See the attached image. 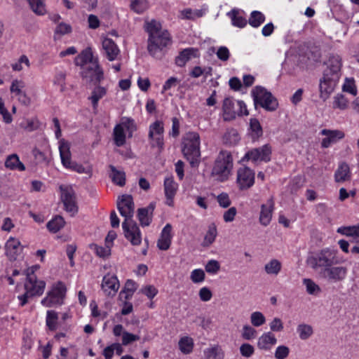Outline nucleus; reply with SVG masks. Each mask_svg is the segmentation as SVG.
<instances>
[{"mask_svg": "<svg viewBox=\"0 0 359 359\" xmlns=\"http://www.w3.org/2000/svg\"><path fill=\"white\" fill-rule=\"evenodd\" d=\"M205 271L209 273H216L220 269L219 263L214 259L210 260L205 265Z\"/></svg>", "mask_w": 359, "mask_h": 359, "instance_id": "nucleus-58", "label": "nucleus"}, {"mask_svg": "<svg viewBox=\"0 0 359 359\" xmlns=\"http://www.w3.org/2000/svg\"><path fill=\"white\" fill-rule=\"evenodd\" d=\"M239 140L238 134L235 130L227 132L224 136V142L231 145L236 144Z\"/></svg>", "mask_w": 359, "mask_h": 359, "instance_id": "nucleus-49", "label": "nucleus"}, {"mask_svg": "<svg viewBox=\"0 0 359 359\" xmlns=\"http://www.w3.org/2000/svg\"><path fill=\"white\" fill-rule=\"evenodd\" d=\"M90 248L93 250L100 257H107L111 254V248L105 245L104 247L99 246L96 244L90 245Z\"/></svg>", "mask_w": 359, "mask_h": 359, "instance_id": "nucleus-44", "label": "nucleus"}, {"mask_svg": "<svg viewBox=\"0 0 359 359\" xmlns=\"http://www.w3.org/2000/svg\"><path fill=\"white\" fill-rule=\"evenodd\" d=\"M48 231L52 233H59L58 235H57V238L62 239L64 241H66L69 239V234L67 233H60L61 230L64 227V226H46Z\"/></svg>", "mask_w": 359, "mask_h": 359, "instance_id": "nucleus-52", "label": "nucleus"}, {"mask_svg": "<svg viewBox=\"0 0 359 359\" xmlns=\"http://www.w3.org/2000/svg\"><path fill=\"white\" fill-rule=\"evenodd\" d=\"M273 205L274 203L272 198L269 199L266 204L262 205L259 216V221L262 224H268L270 222Z\"/></svg>", "mask_w": 359, "mask_h": 359, "instance_id": "nucleus-26", "label": "nucleus"}, {"mask_svg": "<svg viewBox=\"0 0 359 359\" xmlns=\"http://www.w3.org/2000/svg\"><path fill=\"white\" fill-rule=\"evenodd\" d=\"M95 87L91 93L88 99L91 101L93 109H97L99 100L107 94V89L100 86L99 83L95 84Z\"/></svg>", "mask_w": 359, "mask_h": 359, "instance_id": "nucleus-31", "label": "nucleus"}, {"mask_svg": "<svg viewBox=\"0 0 359 359\" xmlns=\"http://www.w3.org/2000/svg\"><path fill=\"white\" fill-rule=\"evenodd\" d=\"M217 236V230L216 226H210L204 235L203 240L201 243V246L203 248L210 247L215 241Z\"/></svg>", "mask_w": 359, "mask_h": 359, "instance_id": "nucleus-34", "label": "nucleus"}, {"mask_svg": "<svg viewBox=\"0 0 359 359\" xmlns=\"http://www.w3.org/2000/svg\"><path fill=\"white\" fill-rule=\"evenodd\" d=\"M232 168L233 158L231 152L222 150L215 159L212 175L216 176L219 181L224 182L229 178Z\"/></svg>", "mask_w": 359, "mask_h": 359, "instance_id": "nucleus-6", "label": "nucleus"}, {"mask_svg": "<svg viewBox=\"0 0 359 359\" xmlns=\"http://www.w3.org/2000/svg\"><path fill=\"white\" fill-rule=\"evenodd\" d=\"M57 319L58 316L57 312L53 310L47 311L46 325L50 330L54 331L57 329Z\"/></svg>", "mask_w": 359, "mask_h": 359, "instance_id": "nucleus-43", "label": "nucleus"}, {"mask_svg": "<svg viewBox=\"0 0 359 359\" xmlns=\"http://www.w3.org/2000/svg\"><path fill=\"white\" fill-rule=\"evenodd\" d=\"M217 57L222 61H227L230 57L229 49L226 46H220L217 53Z\"/></svg>", "mask_w": 359, "mask_h": 359, "instance_id": "nucleus-61", "label": "nucleus"}, {"mask_svg": "<svg viewBox=\"0 0 359 359\" xmlns=\"http://www.w3.org/2000/svg\"><path fill=\"white\" fill-rule=\"evenodd\" d=\"M276 342L275 336L271 332H266L258 339L257 346L262 350H269Z\"/></svg>", "mask_w": 359, "mask_h": 359, "instance_id": "nucleus-28", "label": "nucleus"}, {"mask_svg": "<svg viewBox=\"0 0 359 359\" xmlns=\"http://www.w3.org/2000/svg\"><path fill=\"white\" fill-rule=\"evenodd\" d=\"M137 290V284L133 280L128 279L125 283L123 289L119 293V298L122 299H128L132 297L133 293Z\"/></svg>", "mask_w": 359, "mask_h": 359, "instance_id": "nucleus-32", "label": "nucleus"}, {"mask_svg": "<svg viewBox=\"0 0 359 359\" xmlns=\"http://www.w3.org/2000/svg\"><path fill=\"white\" fill-rule=\"evenodd\" d=\"M125 237L133 245H139L141 243V233L138 226H123Z\"/></svg>", "mask_w": 359, "mask_h": 359, "instance_id": "nucleus-22", "label": "nucleus"}, {"mask_svg": "<svg viewBox=\"0 0 359 359\" xmlns=\"http://www.w3.org/2000/svg\"><path fill=\"white\" fill-rule=\"evenodd\" d=\"M4 165L6 168L11 170H25V165L20 161L18 156L15 154L7 156Z\"/></svg>", "mask_w": 359, "mask_h": 359, "instance_id": "nucleus-30", "label": "nucleus"}, {"mask_svg": "<svg viewBox=\"0 0 359 359\" xmlns=\"http://www.w3.org/2000/svg\"><path fill=\"white\" fill-rule=\"evenodd\" d=\"M198 50L197 48H188L182 50L175 58V64L179 67H184L191 58L198 57Z\"/></svg>", "mask_w": 359, "mask_h": 359, "instance_id": "nucleus-23", "label": "nucleus"}, {"mask_svg": "<svg viewBox=\"0 0 359 359\" xmlns=\"http://www.w3.org/2000/svg\"><path fill=\"white\" fill-rule=\"evenodd\" d=\"M193 340L189 337H182L179 341L180 349L184 354L191 353L193 350Z\"/></svg>", "mask_w": 359, "mask_h": 359, "instance_id": "nucleus-42", "label": "nucleus"}, {"mask_svg": "<svg viewBox=\"0 0 359 359\" xmlns=\"http://www.w3.org/2000/svg\"><path fill=\"white\" fill-rule=\"evenodd\" d=\"M102 49L104 55L109 61H114L117 59L120 53V50L114 41L109 38L102 41Z\"/></svg>", "mask_w": 359, "mask_h": 359, "instance_id": "nucleus-19", "label": "nucleus"}, {"mask_svg": "<svg viewBox=\"0 0 359 359\" xmlns=\"http://www.w3.org/2000/svg\"><path fill=\"white\" fill-rule=\"evenodd\" d=\"M114 141L117 147H121L126 143V134L122 125H116L114 128Z\"/></svg>", "mask_w": 359, "mask_h": 359, "instance_id": "nucleus-37", "label": "nucleus"}, {"mask_svg": "<svg viewBox=\"0 0 359 359\" xmlns=\"http://www.w3.org/2000/svg\"><path fill=\"white\" fill-rule=\"evenodd\" d=\"M337 232L351 238L353 241H359V226H344L339 228Z\"/></svg>", "mask_w": 359, "mask_h": 359, "instance_id": "nucleus-33", "label": "nucleus"}, {"mask_svg": "<svg viewBox=\"0 0 359 359\" xmlns=\"http://www.w3.org/2000/svg\"><path fill=\"white\" fill-rule=\"evenodd\" d=\"M119 125H122L123 130L126 128L129 130L130 133L136 130L134 121L129 118H122L121 123Z\"/></svg>", "mask_w": 359, "mask_h": 359, "instance_id": "nucleus-62", "label": "nucleus"}, {"mask_svg": "<svg viewBox=\"0 0 359 359\" xmlns=\"http://www.w3.org/2000/svg\"><path fill=\"white\" fill-rule=\"evenodd\" d=\"M255 105H260L267 111H275L278 107V102L270 92L261 86L255 87L252 91Z\"/></svg>", "mask_w": 359, "mask_h": 359, "instance_id": "nucleus-8", "label": "nucleus"}, {"mask_svg": "<svg viewBox=\"0 0 359 359\" xmlns=\"http://www.w3.org/2000/svg\"><path fill=\"white\" fill-rule=\"evenodd\" d=\"M204 355L205 359H224V352L219 346L206 348Z\"/></svg>", "mask_w": 359, "mask_h": 359, "instance_id": "nucleus-38", "label": "nucleus"}, {"mask_svg": "<svg viewBox=\"0 0 359 359\" xmlns=\"http://www.w3.org/2000/svg\"><path fill=\"white\" fill-rule=\"evenodd\" d=\"M348 107V99L342 94H337L333 97L332 108L345 110Z\"/></svg>", "mask_w": 359, "mask_h": 359, "instance_id": "nucleus-40", "label": "nucleus"}, {"mask_svg": "<svg viewBox=\"0 0 359 359\" xmlns=\"http://www.w3.org/2000/svg\"><path fill=\"white\" fill-rule=\"evenodd\" d=\"M117 208L125 219L122 224H129L134 213V203L130 195H122L117 201Z\"/></svg>", "mask_w": 359, "mask_h": 359, "instance_id": "nucleus-11", "label": "nucleus"}, {"mask_svg": "<svg viewBox=\"0 0 359 359\" xmlns=\"http://www.w3.org/2000/svg\"><path fill=\"white\" fill-rule=\"evenodd\" d=\"M303 284L306 286V292L309 294H317L321 291L320 287L310 278L303 279Z\"/></svg>", "mask_w": 359, "mask_h": 359, "instance_id": "nucleus-45", "label": "nucleus"}, {"mask_svg": "<svg viewBox=\"0 0 359 359\" xmlns=\"http://www.w3.org/2000/svg\"><path fill=\"white\" fill-rule=\"evenodd\" d=\"M290 353V349L287 346L282 345L277 347L274 356L276 359H285Z\"/></svg>", "mask_w": 359, "mask_h": 359, "instance_id": "nucleus-55", "label": "nucleus"}, {"mask_svg": "<svg viewBox=\"0 0 359 359\" xmlns=\"http://www.w3.org/2000/svg\"><path fill=\"white\" fill-rule=\"evenodd\" d=\"M177 189V184L174 181L173 177H166L164 180V191L168 205H171L172 198L176 194Z\"/></svg>", "mask_w": 359, "mask_h": 359, "instance_id": "nucleus-25", "label": "nucleus"}, {"mask_svg": "<svg viewBox=\"0 0 359 359\" xmlns=\"http://www.w3.org/2000/svg\"><path fill=\"white\" fill-rule=\"evenodd\" d=\"M337 251L331 248H324L308 257L306 264L312 269L321 271L338 263Z\"/></svg>", "mask_w": 359, "mask_h": 359, "instance_id": "nucleus-4", "label": "nucleus"}, {"mask_svg": "<svg viewBox=\"0 0 359 359\" xmlns=\"http://www.w3.org/2000/svg\"><path fill=\"white\" fill-rule=\"evenodd\" d=\"M146 30L149 34L147 50L149 54L161 57L162 50L170 43V34L167 30H161V24L155 20L147 22Z\"/></svg>", "mask_w": 359, "mask_h": 359, "instance_id": "nucleus-3", "label": "nucleus"}, {"mask_svg": "<svg viewBox=\"0 0 359 359\" xmlns=\"http://www.w3.org/2000/svg\"><path fill=\"white\" fill-rule=\"evenodd\" d=\"M66 292L65 285L62 282L58 281L48 292L47 297L41 300V304L46 307L61 305L64 302Z\"/></svg>", "mask_w": 359, "mask_h": 359, "instance_id": "nucleus-9", "label": "nucleus"}, {"mask_svg": "<svg viewBox=\"0 0 359 359\" xmlns=\"http://www.w3.org/2000/svg\"><path fill=\"white\" fill-rule=\"evenodd\" d=\"M236 102L230 97H226L223 101V118L225 121H230L236 118L237 111L235 109Z\"/></svg>", "mask_w": 359, "mask_h": 359, "instance_id": "nucleus-20", "label": "nucleus"}, {"mask_svg": "<svg viewBox=\"0 0 359 359\" xmlns=\"http://www.w3.org/2000/svg\"><path fill=\"white\" fill-rule=\"evenodd\" d=\"M60 188L65 209L71 216H74L78 212L75 193L71 187L60 186Z\"/></svg>", "mask_w": 359, "mask_h": 359, "instance_id": "nucleus-13", "label": "nucleus"}, {"mask_svg": "<svg viewBox=\"0 0 359 359\" xmlns=\"http://www.w3.org/2000/svg\"><path fill=\"white\" fill-rule=\"evenodd\" d=\"M254 351V347L250 344H243L240 347L241 354L244 357H250Z\"/></svg>", "mask_w": 359, "mask_h": 359, "instance_id": "nucleus-63", "label": "nucleus"}, {"mask_svg": "<svg viewBox=\"0 0 359 359\" xmlns=\"http://www.w3.org/2000/svg\"><path fill=\"white\" fill-rule=\"evenodd\" d=\"M325 65L327 67L323 71L319 84L320 97L324 100L328 97L338 84L341 75V58L337 55L331 54Z\"/></svg>", "mask_w": 359, "mask_h": 359, "instance_id": "nucleus-1", "label": "nucleus"}, {"mask_svg": "<svg viewBox=\"0 0 359 359\" xmlns=\"http://www.w3.org/2000/svg\"><path fill=\"white\" fill-rule=\"evenodd\" d=\"M60 156L62 165L68 169L75 171L78 173L86 174L89 177L92 175V169L90 167L85 168L82 165L72 161L71 159L70 147L67 142L61 140L59 145Z\"/></svg>", "mask_w": 359, "mask_h": 359, "instance_id": "nucleus-7", "label": "nucleus"}, {"mask_svg": "<svg viewBox=\"0 0 359 359\" xmlns=\"http://www.w3.org/2000/svg\"><path fill=\"white\" fill-rule=\"evenodd\" d=\"M320 134L326 136L322 140L321 146L323 148H328L331 144L336 143L344 137V133L339 130L323 129Z\"/></svg>", "mask_w": 359, "mask_h": 359, "instance_id": "nucleus-17", "label": "nucleus"}, {"mask_svg": "<svg viewBox=\"0 0 359 359\" xmlns=\"http://www.w3.org/2000/svg\"><path fill=\"white\" fill-rule=\"evenodd\" d=\"M347 273L348 269L346 266L333 265L325 268L321 271L320 276L329 283H337L343 281L346 278Z\"/></svg>", "mask_w": 359, "mask_h": 359, "instance_id": "nucleus-12", "label": "nucleus"}, {"mask_svg": "<svg viewBox=\"0 0 359 359\" xmlns=\"http://www.w3.org/2000/svg\"><path fill=\"white\" fill-rule=\"evenodd\" d=\"M250 322L255 327H259L265 323L266 318L262 312L255 311L250 315Z\"/></svg>", "mask_w": 359, "mask_h": 359, "instance_id": "nucleus-47", "label": "nucleus"}, {"mask_svg": "<svg viewBox=\"0 0 359 359\" xmlns=\"http://www.w3.org/2000/svg\"><path fill=\"white\" fill-rule=\"evenodd\" d=\"M351 173L349 166L346 163H341L334 173V180L336 182L341 183L349 180Z\"/></svg>", "mask_w": 359, "mask_h": 359, "instance_id": "nucleus-29", "label": "nucleus"}, {"mask_svg": "<svg viewBox=\"0 0 359 359\" xmlns=\"http://www.w3.org/2000/svg\"><path fill=\"white\" fill-rule=\"evenodd\" d=\"M199 297L203 302H208L210 300L212 297V292L210 290L206 287H202L199 290Z\"/></svg>", "mask_w": 359, "mask_h": 359, "instance_id": "nucleus-64", "label": "nucleus"}, {"mask_svg": "<svg viewBox=\"0 0 359 359\" xmlns=\"http://www.w3.org/2000/svg\"><path fill=\"white\" fill-rule=\"evenodd\" d=\"M163 123L161 121H156L150 125L149 131V138L151 140L152 147H157L162 149L163 147Z\"/></svg>", "mask_w": 359, "mask_h": 359, "instance_id": "nucleus-15", "label": "nucleus"}, {"mask_svg": "<svg viewBox=\"0 0 359 359\" xmlns=\"http://www.w3.org/2000/svg\"><path fill=\"white\" fill-rule=\"evenodd\" d=\"M265 20L264 15L259 11H253L250 15L249 23L254 27H258Z\"/></svg>", "mask_w": 359, "mask_h": 359, "instance_id": "nucleus-46", "label": "nucleus"}, {"mask_svg": "<svg viewBox=\"0 0 359 359\" xmlns=\"http://www.w3.org/2000/svg\"><path fill=\"white\" fill-rule=\"evenodd\" d=\"M140 339V336L137 334H133L128 332H123L122 336V345L128 346V344Z\"/></svg>", "mask_w": 359, "mask_h": 359, "instance_id": "nucleus-53", "label": "nucleus"}, {"mask_svg": "<svg viewBox=\"0 0 359 359\" xmlns=\"http://www.w3.org/2000/svg\"><path fill=\"white\" fill-rule=\"evenodd\" d=\"M238 11L233 10L231 12V20L232 23L234 26L238 27H243L247 24V20L245 18L238 15Z\"/></svg>", "mask_w": 359, "mask_h": 359, "instance_id": "nucleus-50", "label": "nucleus"}, {"mask_svg": "<svg viewBox=\"0 0 359 359\" xmlns=\"http://www.w3.org/2000/svg\"><path fill=\"white\" fill-rule=\"evenodd\" d=\"M130 7L136 13H141L147 8V1L130 0Z\"/></svg>", "mask_w": 359, "mask_h": 359, "instance_id": "nucleus-51", "label": "nucleus"}, {"mask_svg": "<svg viewBox=\"0 0 359 359\" xmlns=\"http://www.w3.org/2000/svg\"><path fill=\"white\" fill-rule=\"evenodd\" d=\"M140 292L151 299L157 294L158 290L153 285H147L142 288Z\"/></svg>", "mask_w": 359, "mask_h": 359, "instance_id": "nucleus-60", "label": "nucleus"}, {"mask_svg": "<svg viewBox=\"0 0 359 359\" xmlns=\"http://www.w3.org/2000/svg\"><path fill=\"white\" fill-rule=\"evenodd\" d=\"M282 269L281 262L276 259H273L264 266V271L269 275L277 276Z\"/></svg>", "mask_w": 359, "mask_h": 359, "instance_id": "nucleus-36", "label": "nucleus"}, {"mask_svg": "<svg viewBox=\"0 0 359 359\" xmlns=\"http://www.w3.org/2000/svg\"><path fill=\"white\" fill-rule=\"evenodd\" d=\"M182 153L192 167L198 165L201 156L200 135L196 132L185 134L182 140Z\"/></svg>", "mask_w": 359, "mask_h": 359, "instance_id": "nucleus-5", "label": "nucleus"}, {"mask_svg": "<svg viewBox=\"0 0 359 359\" xmlns=\"http://www.w3.org/2000/svg\"><path fill=\"white\" fill-rule=\"evenodd\" d=\"M0 114L2 115L3 120L6 123H11L12 122V116L5 107L1 97H0Z\"/></svg>", "mask_w": 359, "mask_h": 359, "instance_id": "nucleus-57", "label": "nucleus"}, {"mask_svg": "<svg viewBox=\"0 0 359 359\" xmlns=\"http://www.w3.org/2000/svg\"><path fill=\"white\" fill-rule=\"evenodd\" d=\"M20 242L11 237L5 245L6 255L10 260H15L18 254Z\"/></svg>", "mask_w": 359, "mask_h": 359, "instance_id": "nucleus-27", "label": "nucleus"}, {"mask_svg": "<svg viewBox=\"0 0 359 359\" xmlns=\"http://www.w3.org/2000/svg\"><path fill=\"white\" fill-rule=\"evenodd\" d=\"M155 205L151 203L147 207L137 210V217L140 224H150L152 222Z\"/></svg>", "mask_w": 359, "mask_h": 359, "instance_id": "nucleus-24", "label": "nucleus"}, {"mask_svg": "<svg viewBox=\"0 0 359 359\" xmlns=\"http://www.w3.org/2000/svg\"><path fill=\"white\" fill-rule=\"evenodd\" d=\"M297 332L299 337L302 340L308 339L313 333V330L311 325L308 324H299L297 326Z\"/></svg>", "mask_w": 359, "mask_h": 359, "instance_id": "nucleus-41", "label": "nucleus"}, {"mask_svg": "<svg viewBox=\"0 0 359 359\" xmlns=\"http://www.w3.org/2000/svg\"><path fill=\"white\" fill-rule=\"evenodd\" d=\"M109 168L111 171L110 177L112 182L120 186L123 187L126 184V174L123 171L118 170L114 165H110Z\"/></svg>", "mask_w": 359, "mask_h": 359, "instance_id": "nucleus-35", "label": "nucleus"}, {"mask_svg": "<svg viewBox=\"0 0 359 359\" xmlns=\"http://www.w3.org/2000/svg\"><path fill=\"white\" fill-rule=\"evenodd\" d=\"M72 32V27L66 23L61 22L57 25L55 30V35H64Z\"/></svg>", "mask_w": 359, "mask_h": 359, "instance_id": "nucleus-59", "label": "nucleus"}, {"mask_svg": "<svg viewBox=\"0 0 359 359\" xmlns=\"http://www.w3.org/2000/svg\"><path fill=\"white\" fill-rule=\"evenodd\" d=\"M272 149L269 144L262 147L254 148L249 150L242 158V161H251L257 164L259 162H269L271 161Z\"/></svg>", "mask_w": 359, "mask_h": 359, "instance_id": "nucleus-10", "label": "nucleus"}, {"mask_svg": "<svg viewBox=\"0 0 359 359\" xmlns=\"http://www.w3.org/2000/svg\"><path fill=\"white\" fill-rule=\"evenodd\" d=\"M205 274L202 269H194L191 273L190 278L194 283H201L205 280Z\"/></svg>", "mask_w": 359, "mask_h": 359, "instance_id": "nucleus-54", "label": "nucleus"}, {"mask_svg": "<svg viewBox=\"0 0 359 359\" xmlns=\"http://www.w3.org/2000/svg\"><path fill=\"white\" fill-rule=\"evenodd\" d=\"M46 283L44 281H37L36 277L32 270L31 273H27V282L25 284V288L29 292L30 297L41 295L43 292Z\"/></svg>", "mask_w": 359, "mask_h": 359, "instance_id": "nucleus-16", "label": "nucleus"}, {"mask_svg": "<svg viewBox=\"0 0 359 359\" xmlns=\"http://www.w3.org/2000/svg\"><path fill=\"white\" fill-rule=\"evenodd\" d=\"M236 182L241 190L250 188L255 183V172L246 166L238 168Z\"/></svg>", "mask_w": 359, "mask_h": 359, "instance_id": "nucleus-14", "label": "nucleus"}, {"mask_svg": "<svg viewBox=\"0 0 359 359\" xmlns=\"http://www.w3.org/2000/svg\"><path fill=\"white\" fill-rule=\"evenodd\" d=\"M172 226H165L163 229L160 238L157 241V247L161 250L169 249L172 238Z\"/></svg>", "mask_w": 359, "mask_h": 359, "instance_id": "nucleus-21", "label": "nucleus"}, {"mask_svg": "<svg viewBox=\"0 0 359 359\" xmlns=\"http://www.w3.org/2000/svg\"><path fill=\"white\" fill-rule=\"evenodd\" d=\"M257 331L250 325H244L242 337L244 339L250 340L256 337Z\"/></svg>", "mask_w": 359, "mask_h": 359, "instance_id": "nucleus-56", "label": "nucleus"}, {"mask_svg": "<svg viewBox=\"0 0 359 359\" xmlns=\"http://www.w3.org/2000/svg\"><path fill=\"white\" fill-rule=\"evenodd\" d=\"M119 286V281L116 276L107 274L104 276L102 288L107 296H114Z\"/></svg>", "mask_w": 359, "mask_h": 359, "instance_id": "nucleus-18", "label": "nucleus"}, {"mask_svg": "<svg viewBox=\"0 0 359 359\" xmlns=\"http://www.w3.org/2000/svg\"><path fill=\"white\" fill-rule=\"evenodd\" d=\"M32 11L36 15H43L46 13L45 0H27Z\"/></svg>", "mask_w": 359, "mask_h": 359, "instance_id": "nucleus-39", "label": "nucleus"}, {"mask_svg": "<svg viewBox=\"0 0 359 359\" xmlns=\"http://www.w3.org/2000/svg\"><path fill=\"white\" fill-rule=\"evenodd\" d=\"M74 63L81 67V76L86 81L97 84L104 79V73L99 65L98 59L93 57L90 48L78 55L74 59Z\"/></svg>", "mask_w": 359, "mask_h": 359, "instance_id": "nucleus-2", "label": "nucleus"}, {"mask_svg": "<svg viewBox=\"0 0 359 359\" xmlns=\"http://www.w3.org/2000/svg\"><path fill=\"white\" fill-rule=\"evenodd\" d=\"M250 126L253 133V138H258L263 134L262 128L259 121L257 118H251L250 121Z\"/></svg>", "mask_w": 359, "mask_h": 359, "instance_id": "nucleus-48", "label": "nucleus"}]
</instances>
